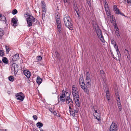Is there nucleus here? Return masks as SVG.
<instances>
[{
  "instance_id": "f257e3e1",
  "label": "nucleus",
  "mask_w": 131,
  "mask_h": 131,
  "mask_svg": "<svg viewBox=\"0 0 131 131\" xmlns=\"http://www.w3.org/2000/svg\"><path fill=\"white\" fill-rule=\"evenodd\" d=\"M92 23L93 28L94 30L96 32L99 38L101 41L103 43H104L105 40L104 39L102 35L101 31L100 29L96 22L95 21H93Z\"/></svg>"
},
{
  "instance_id": "f03ea898",
  "label": "nucleus",
  "mask_w": 131,
  "mask_h": 131,
  "mask_svg": "<svg viewBox=\"0 0 131 131\" xmlns=\"http://www.w3.org/2000/svg\"><path fill=\"white\" fill-rule=\"evenodd\" d=\"M24 16L26 19L28 27L32 26V24L35 21V18L31 14L27 12L24 14Z\"/></svg>"
},
{
  "instance_id": "7ed1b4c3",
  "label": "nucleus",
  "mask_w": 131,
  "mask_h": 131,
  "mask_svg": "<svg viewBox=\"0 0 131 131\" xmlns=\"http://www.w3.org/2000/svg\"><path fill=\"white\" fill-rule=\"evenodd\" d=\"M63 20L66 27L70 30L73 29V26L71 22V19L68 15L66 14L64 15Z\"/></svg>"
},
{
  "instance_id": "20e7f679",
  "label": "nucleus",
  "mask_w": 131,
  "mask_h": 131,
  "mask_svg": "<svg viewBox=\"0 0 131 131\" xmlns=\"http://www.w3.org/2000/svg\"><path fill=\"white\" fill-rule=\"evenodd\" d=\"M103 3L106 13L108 17H110L111 16L110 10L106 0H103Z\"/></svg>"
},
{
  "instance_id": "39448f33",
  "label": "nucleus",
  "mask_w": 131,
  "mask_h": 131,
  "mask_svg": "<svg viewBox=\"0 0 131 131\" xmlns=\"http://www.w3.org/2000/svg\"><path fill=\"white\" fill-rule=\"evenodd\" d=\"M41 5L42 9V19L45 17V15L46 11V6L45 2L43 1L41 2Z\"/></svg>"
},
{
  "instance_id": "423d86ee",
  "label": "nucleus",
  "mask_w": 131,
  "mask_h": 131,
  "mask_svg": "<svg viewBox=\"0 0 131 131\" xmlns=\"http://www.w3.org/2000/svg\"><path fill=\"white\" fill-rule=\"evenodd\" d=\"M78 91L77 88L75 85H73L72 89V93L74 98L79 97V96L78 95Z\"/></svg>"
},
{
  "instance_id": "0eeeda50",
  "label": "nucleus",
  "mask_w": 131,
  "mask_h": 131,
  "mask_svg": "<svg viewBox=\"0 0 131 131\" xmlns=\"http://www.w3.org/2000/svg\"><path fill=\"white\" fill-rule=\"evenodd\" d=\"M85 82L86 84L88 86H90L91 82L90 78V75L89 73L88 72H86L85 74Z\"/></svg>"
},
{
  "instance_id": "6e6552de",
  "label": "nucleus",
  "mask_w": 131,
  "mask_h": 131,
  "mask_svg": "<svg viewBox=\"0 0 131 131\" xmlns=\"http://www.w3.org/2000/svg\"><path fill=\"white\" fill-rule=\"evenodd\" d=\"M16 98L18 100L22 101L24 98V95L22 92L17 93L16 95Z\"/></svg>"
},
{
  "instance_id": "1a4fd4ad",
  "label": "nucleus",
  "mask_w": 131,
  "mask_h": 131,
  "mask_svg": "<svg viewBox=\"0 0 131 131\" xmlns=\"http://www.w3.org/2000/svg\"><path fill=\"white\" fill-rule=\"evenodd\" d=\"M118 126L117 125L114 123H112L109 129V131H117Z\"/></svg>"
},
{
  "instance_id": "9d476101",
  "label": "nucleus",
  "mask_w": 131,
  "mask_h": 131,
  "mask_svg": "<svg viewBox=\"0 0 131 131\" xmlns=\"http://www.w3.org/2000/svg\"><path fill=\"white\" fill-rule=\"evenodd\" d=\"M70 114L73 116H74L75 114L78 113V110L76 108L75 110L73 109L72 107H69Z\"/></svg>"
},
{
  "instance_id": "9b49d317",
  "label": "nucleus",
  "mask_w": 131,
  "mask_h": 131,
  "mask_svg": "<svg viewBox=\"0 0 131 131\" xmlns=\"http://www.w3.org/2000/svg\"><path fill=\"white\" fill-rule=\"evenodd\" d=\"M57 25L58 30L59 33L61 32V25L60 19L57 18L56 19Z\"/></svg>"
},
{
  "instance_id": "f8f14e48",
  "label": "nucleus",
  "mask_w": 131,
  "mask_h": 131,
  "mask_svg": "<svg viewBox=\"0 0 131 131\" xmlns=\"http://www.w3.org/2000/svg\"><path fill=\"white\" fill-rule=\"evenodd\" d=\"M66 102L69 106V107H72L73 105V102L72 100L70 98L66 99L65 100Z\"/></svg>"
},
{
  "instance_id": "ddd939ff",
  "label": "nucleus",
  "mask_w": 131,
  "mask_h": 131,
  "mask_svg": "<svg viewBox=\"0 0 131 131\" xmlns=\"http://www.w3.org/2000/svg\"><path fill=\"white\" fill-rule=\"evenodd\" d=\"M11 68L12 71L15 72L18 70V65L16 63H13L12 64Z\"/></svg>"
},
{
  "instance_id": "4468645a",
  "label": "nucleus",
  "mask_w": 131,
  "mask_h": 131,
  "mask_svg": "<svg viewBox=\"0 0 131 131\" xmlns=\"http://www.w3.org/2000/svg\"><path fill=\"white\" fill-rule=\"evenodd\" d=\"M113 10L115 12V13L117 14H120L121 15H123L119 10V9L117 8L116 5H114L113 6Z\"/></svg>"
},
{
  "instance_id": "2eb2a0df",
  "label": "nucleus",
  "mask_w": 131,
  "mask_h": 131,
  "mask_svg": "<svg viewBox=\"0 0 131 131\" xmlns=\"http://www.w3.org/2000/svg\"><path fill=\"white\" fill-rule=\"evenodd\" d=\"M23 73L28 78H29L30 76V72L27 70H25L24 71Z\"/></svg>"
},
{
  "instance_id": "dca6fc26",
  "label": "nucleus",
  "mask_w": 131,
  "mask_h": 131,
  "mask_svg": "<svg viewBox=\"0 0 131 131\" xmlns=\"http://www.w3.org/2000/svg\"><path fill=\"white\" fill-rule=\"evenodd\" d=\"M12 21L13 23V25L15 27L17 26L18 24V21L15 18H13Z\"/></svg>"
},
{
  "instance_id": "f3484780",
  "label": "nucleus",
  "mask_w": 131,
  "mask_h": 131,
  "mask_svg": "<svg viewBox=\"0 0 131 131\" xmlns=\"http://www.w3.org/2000/svg\"><path fill=\"white\" fill-rule=\"evenodd\" d=\"M124 52L125 54L127 56V58L130 60V57L129 51L127 49H126L124 50Z\"/></svg>"
},
{
  "instance_id": "a211bd4d",
  "label": "nucleus",
  "mask_w": 131,
  "mask_h": 131,
  "mask_svg": "<svg viewBox=\"0 0 131 131\" xmlns=\"http://www.w3.org/2000/svg\"><path fill=\"white\" fill-rule=\"evenodd\" d=\"M63 94L64 96L66 99L70 98V94L69 93L64 91H63Z\"/></svg>"
},
{
  "instance_id": "6ab92c4d",
  "label": "nucleus",
  "mask_w": 131,
  "mask_h": 131,
  "mask_svg": "<svg viewBox=\"0 0 131 131\" xmlns=\"http://www.w3.org/2000/svg\"><path fill=\"white\" fill-rule=\"evenodd\" d=\"M74 99L75 100V103L77 106L78 107H80V104L79 101V97H74Z\"/></svg>"
},
{
  "instance_id": "aec40b11",
  "label": "nucleus",
  "mask_w": 131,
  "mask_h": 131,
  "mask_svg": "<svg viewBox=\"0 0 131 131\" xmlns=\"http://www.w3.org/2000/svg\"><path fill=\"white\" fill-rule=\"evenodd\" d=\"M19 54L18 53H17L13 57L12 60L14 61H16L19 59Z\"/></svg>"
},
{
  "instance_id": "412c9836",
  "label": "nucleus",
  "mask_w": 131,
  "mask_h": 131,
  "mask_svg": "<svg viewBox=\"0 0 131 131\" xmlns=\"http://www.w3.org/2000/svg\"><path fill=\"white\" fill-rule=\"evenodd\" d=\"M63 91L64 90L62 91V93L60 97V101L62 102H64L65 101V99L64 97Z\"/></svg>"
},
{
  "instance_id": "4be33fe9",
  "label": "nucleus",
  "mask_w": 131,
  "mask_h": 131,
  "mask_svg": "<svg viewBox=\"0 0 131 131\" xmlns=\"http://www.w3.org/2000/svg\"><path fill=\"white\" fill-rule=\"evenodd\" d=\"M42 82V79L38 76L37 77L36 82L38 84H40Z\"/></svg>"
},
{
  "instance_id": "5701e85b",
  "label": "nucleus",
  "mask_w": 131,
  "mask_h": 131,
  "mask_svg": "<svg viewBox=\"0 0 131 131\" xmlns=\"http://www.w3.org/2000/svg\"><path fill=\"white\" fill-rule=\"evenodd\" d=\"M2 61L5 64H8V61L7 59L5 57H4L3 58Z\"/></svg>"
},
{
  "instance_id": "b1692460",
  "label": "nucleus",
  "mask_w": 131,
  "mask_h": 131,
  "mask_svg": "<svg viewBox=\"0 0 131 131\" xmlns=\"http://www.w3.org/2000/svg\"><path fill=\"white\" fill-rule=\"evenodd\" d=\"M37 126V127L39 128H41L42 127L43 125L42 123L38 122L36 124Z\"/></svg>"
},
{
  "instance_id": "393cba45",
  "label": "nucleus",
  "mask_w": 131,
  "mask_h": 131,
  "mask_svg": "<svg viewBox=\"0 0 131 131\" xmlns=\"http://www.w3.org/2000/svg\"><path fill=\"white\" fill-rule=\"evenodd\" d=\"M4 31L1 28H0V38H2V37L4 35Z\"/></svg>"
},
{
  "instance_id": "a878e982",
  "label": "nucleus",
  "mask_w": 131,
  "mask_h": 131,
  "mask_svg": "<svg viewBox=\"0 0 131 131\" xmlns=\"http://www.w3.org/2000/svg\"><path fill=\"white\" fill-rule=\"evenodd\" d=\"M106 94L107 97V99L108 101H109L110 99V95L109 94V92L108 91H106Z\"/></svg>"
},
{
  "instance_id": "bb28decb",
  "label": "nucleus",
  "mask_w": 131,
  "mask_h": 131,
  "mask_svg": "<svg viewBox=\"0 0 131 131\" xmlns=\"http://www.w3.org/2000/svg\"><path fill=\"white\" fill-rule=\"evenodd\" d=\"M80 85L81 88L83 89H85V88L86 87V86H85V84L84 83H80Z\"/></svg>"
},
{
  "instance_id": "cd10ccee",
  "label": "nucleus",
  "mask_w": 131,
  "mask_h": 131,
  "mask_svg": "<svg viewBox=\"0 0 131 131\" xmlns=\"http://www.w3.org/2000/svg\"><path fill=\"white\" fill-rule=\"evenodd\" d=\"M9 80L12 82H13L14 81V78L13 76H10L8 78Z\"/></svg>"
},
{
  "instance_id": "c85d7f7f",
  "label": "nucleus",
  "mask_w": 131,
  "mask_h": 131,
  "mask_svg": "<svg viewBox=\"0 0 131 131\" xmlns=\"http://www.w3.org/2000/svg\"><path fill=\"white\" fill-rule=\"evenodd\" d=\"M117 105H121L119 96L118 97L117 99Z\"/></svg>"
},
{
  "instance_id": "c756f323",
  "label": "nucleus",
  "mask_w": 131,
  "mask_h": 131,
  "mask_svg": "<svg viewBox=\"0 0 131 131\" xmlns=\"http://www.w3.org/2000/svg\"><path fill=\"white\" fill-rule=\"evenodd\" d=\"M55 54L57 59H59L60 58V55L59 53L57 52H55Z\"/></svg>"
},
{
  "instance_id": "7c9ffc66",
  "label": "nucleus",
  "mask_w": 131,
  "mask_h": 131,
  "mask_svg": "<svg viewBox=\"0 0 131 131\" xmlns=\"http://www.w3.org/2000/svg\"><path fill=\"white\" fill-rule=\"evenodd\" d=\"M84 91L87 94H89V91L88 89L86 87L85 88V89H83Z\"/></svg>"
},
{
  "instance_id": "2f4dec72",
  "label": "nucleus",
  "mask_w": 131,
  "mask_h": 131,
  "mask_svg": "<svg viewBox=\"0 0 131 131\" xmlns=\"http://www.w3.org/2000/svg\"><path fill=\"white\" fill-rule=\"evenodd\" d=\"M4 53L3 51L0 50V56L2 57L4 55Z\"/></svg>"
},
{
  "instance_id": "473e14b6",
  "label": "nucleus",
  "mask_w": 131,
  "mask_h": 131,
  "mask_svg": "<svg viewBox=\"0 0 131 131\" xmlns=\"http://www.w3.org/2000/svg\"><path fill=\"white\" fill-rule=\"evenodd\" d=\"M79 80V84H80V83H84L83 80L82 78H80Z\"/></svg>"
},
{
  "instance_id": "72a5a7b5",
  "label": "nucleus",
  "mask_w": 131,
  "mask_h": 131,
  "mask_svg": "<svg viewBox=\"0 0 131 131\" xmlns=\"http://www.w3.org/2000/svg\"><path fill=\"white\" fill-rule=\"evenodd\" d=\"M117 52V53L118 56V58H119L121 56V54L120 53L119 51V50H116Z\"/></svg>"
},
{
  "instance_id": "f704fd0d",
  "label": "nucleus",
  "mask_w": 131,
  "mask_h": 131,
  "mask_svg": "<svg viewBox=\"0 0 131 131\" xmlns=\"http://www.w3.org/2000/svg\"><path fill=\"white\" fill-rule=\"evenodd\" d=\"M96 114H97L96 115H95V116L96 117V118L98 119V121H99V119H100H100H99V118H97V117H99L100 116V114L97 112V113H96Z\"/></svg>"
},
{
  "instance_id": "c9c22d12",
  "label": "nucleus",
  "mask_w": 131,
  "mask_h": 131,
  "mask_svg": "<svg viewBox=\"0 0 131 131\" xmlns=\"http://www.w3.org/2000/svg\"><path fill=\"white\" fill-rule=\"evenodd\" d=\"M5 47L6 51V52L7 53H8V52L9 51H10L9 48L7 46H5Z\"/></svg>"
},
{
  "instance_id": "e433bc0d",
  "label": "nucleus",
  "mask_w": 131,
  "mask_h": 131,
  "mask_svg": "<svg viewBox=\"0 0 131 131\" xmlns=\"http://www.w3.org/2000/svg\"><path fill=\"white\" fill-rule=\"evenodd\" d=\"M42 58V57L41 56H38L37 57L36 59L37 60L40 61L41 60Z\"/></svg>"
},
{
  "instance_id": "4c0bfd02",
  "label": "nucleus",
  "mask_w": 131,
  "mask_h": 131,
  "mask_svg": "<svg viewBox=\"0 0 131 131\" xmlns=\"http://www.w3.org/2000/svg\"><path fill=\"white\" fill-rule=\"evenodd\" d=\"M17 12V10L16 9H15L12 12V13L13 14L15 15L16 14Z\"/></svg>"
},
{
  "instance_id": "58836bf2",
  "label": "nucleus",
  "mask_w": 131,
  "mask_h": 131,
  "mask_svg": "<svg viewBox=\"0 0 131 131\" xmlns=\"http://www.w3.org/2000/svg\"><path fill=\"white\" fill-rule=\"evenodd\" d=\"M87 2L89 7H90L91 6V0H86Z\"/></svg>"
},
{
  "instance_id": "ea45409f",
  "label": "nucleus",
  "mask_w": 131,
  "mask_h": 131,
  "mask_svg": "<svg viewBox=\"0 0 131 131\" xmlns=\"http://www.w3.org/2000/svg\"><path fill=\"white\" fill-rule=\"evenodd\" d=\"M115 34L118 38H119L120 36L119 34V32L115 33Z\"/></svg>"
},
{
  "instance_id": "a19ab883",
  "label": "nucleus",
  "mask_w": 131,
  "mask_h": 131,
  "mask_svg": "<svg viewBox=\"0 0 131 131\" xmlns=\"http://www.w3.org/2000/svg\"><path fill=\"white\" fill-rule=\"evenodd\" d=\"M74 10H75L76 12V11H78V7H77V6H74Z\"/></svg>"
},
{
  "instance_id": "79ce46f5",
  "label": "nucleus",
  "mask_w": 131,
  "mask_h": 131,
  "mask_svg": "<svg viewBox=\"0 0 131 131\" xmlns=\"http://www.w3.org/2000/svg\"><path fill=\"white\" fill-rule=\"evenodd\" d=\"M33 117L34 119L37 120L38 118L37 116L36 115H34L33 116Z\"/></svg>"
},
{
  "instance_id": "37998d69",
  "label": "nucleus",
  "mask_w": 131,
  "mask_h": 131,
  "mask_svg": "<svg viewBox=\"0 0 131 131\" xmlns=\"http://www.w3.org/2000/svg\"><path fill=\"white\" fill-rule=\"evenodd\" d=\"M114 46V48H115V49L116 50H119L118 49V48L117 46L116 45V44Z\"/></svg>"
},
{
  "instance_id": "c03bdc74",
  "label": "nucleus",
  "mask_w": 131,
  "mask_h": 131,
  "mask_svg": "<svg viewBox=\"0 0 131 131\" xmlns=\"http://www.w3.org/2000/svg\"><path fill=\"white\" fill-rule=\"evenodd\" d=\"M119 110V111H121L122 110V108L121 107V105H118Z\"/></svg>"
},
{
  "instance_id": "a18cd8bd",
  "label": "nucleus",
  "mask_w": 131,
  "mask_h": 131,
  "mask_svg": "<svg viewBox=\"0 0 131 131\" xmlns=\"http://www.w3.org/2000/svg\"><path fill=\"white\" fill-rule=\"evenodd\" d=\"M111 43L114 46L116 44V42L114 40H112L111 41Z\"/></svg>"
},
{
  "instance_id": "49530a36",
  "label": "nucleus",
  "mask_w": 131,
  "mask_h": 131,
  "mask_svg": "<svg viewBox=\"0 0 131 131\" xmlns=\"http://www.w3.org/2000/svg\"><path fill=\"white\" fill-rule=\"evenodd\" d=\"M126 1L128 4L131 5V0H126Z\"/></svg>"
},
{
  "instance_id": "de8ad7c7",
  "label": "nucleus",
  "mask_w": 131,
  "mask_h": 131,
  "mask_svg": "<svg viewBox=\"0 0 131 131\" xmlns=\"http://www.w3.org/2000/svg\"><path fill=\"white\" fill-rule=\"evenodd\" d=\"M101 75L102 78H105V74L104 73Z\"/></svg>"
},
{
  "instance_id": "09e8293b",
  "label": "nucleus",
  "mask_w": 131,
  "mask_h": 131,
  "mask_svg": "<svg viewBox=\"0 0 131 131\" xmlns=\"http://www.w3.org/2000/svg\"><path fill=\"white\" fill-rule=\"evenodd\" d=\"M115 33L119 32V30L117 27H116V30H115Z\"/></svg>"
},
{
  "instance_id": "8fccbe9b",
  "label": "nucleus",
  "mask_w": 131,
  "mask_h": 131,
  "mask_svg": "<svg viewBox=\"0 0 131 131\" xmlns=\"http://www.w3.org/2000/svg\"><path fill=\"white\" fill-rule=\"evenodd\" d=\"M95 111V112L94 113V116H95V115H96L97 114H96V113H97V111L96 110H94Z\"/></svg>"
},
{
  "instance_id": "3c124183",
  "label": "nucleus",
  "mask_w": 131,
  "mask_h": 131,
  "mask_svg": "<svg viewBox=\"0 0 131 131\" xmlns=\"http://www.w3.org/2000/svg\"><path fill=\"white\" fill-rule=\"evenodd\" d=\"M100 73L101 74H104V71L103 70H101L100 71Z\"/></svg>"
},
{
  "instance_id": "603ef678",
  "label": "nucleus",
  "mask_w": 131,
  "mask_h": 131,
  "mask_svg": "<svg viewBox=\"0 0 131 131\" xmlns=\"http://www.w3.org/2000/svg\"><path fill=\"white\" fill-rule=\"evenodd\" d=\"M111 54H112V57H113V58H114V59L116 60L117 59V58L116 57H114V54H113V53H111Z\"/></svg>"
},
{
  "instance_id": "864d4df0",
  "label": "nucleus",
  "mask_w": 131,
  "mask_h": 131,
  "mask_svg": "<svg viewBox=\"0 0 131 131\" xmlns=\"http://www.w3.org/2000/svg\"><path fill=\"white\" fill-rule=\"evenodd\" d=\"M76 13H77V15H78V17H80V15H79V13H78V11H76Z\"/></svg>"
},
{
  "instance_id": "5fc2aeb1",
  "label": "nucleus",
  "mask_w": 131,
  "mask_h": 131,
  "mask_svg": "<svg viewBox=\"0 0 131 131\" xmlns=\"http://www.w3.org/2000/svg\"><path fill=\"white\" fill-rule=\"evenodd\" d=\"M52 113H53L54 115H56V114L55 111H53Z\"/></svg>"
},
{
  "instance_id": "6e6d98bb",
  "label": "nucleus",
  "mask_w": 131,
  "mask_h": 131,
  "mask_svg": "<svg viewBox=\"0 0 131 131\" xmlns=\"http://www.w3.org/2000/svg\"><path fill=\"white\" fill-rule=\"evenodd\" d=\"M49 110V111L51 112V113H52V112H53V111H52V109H50Z\"/></svg>"
},
{
  "instance_id": "4d7b16f0",
  "label": "nucleus",
  "mask_w": 131,
  "mask_h": 131,
  "mask_svg": "<svg viewBox=\"0 0 131 131\" xmlns=\"http://www.w3.org/2000/svg\"><path fill=\"white\" fill-rule=\"evenodd\" d=\"M64 3H66L67 2V0H64Z\"/></svg>"
},
{
  "instance_id": "13d9d810",
  "label": "nucleus",
  "mask_w": 131,
  "mask_h": 131,
  "mask_svg": "<svg viewBox=\"0 0 131 131\" xmlns=\"http://www.w3.org/2000/svg\"><path fill=\"white\" fill-rule=\"evenodd\" d=\"M116 27H117V26L116 24L114 26V28H116Z\"/></svg>"
},
{
  "instance_id": "bf43d9fd",
  "label": "nucleus",
  "mask_w": 131,
  "mask_h": 131,
  "mask_svg": "<svg viewBox=\"0 0 131 131\" xmlns=\"http://www.w3.org/2000/svg\"><path fill=\"white\" fill-rule=\"evenodd\" d=\"M40 131H45L43 130L42 129H40Z\"/></svg>"
},
{
  "instance_id": "052dcab7",
  "label": "nucleus",
  "mask_w": 131,
  "mask_h": 131,
  "mask_svg": "<svg viewBox=\"0 0 131 131\" xmlns=\"http://www.w3.org/2000/svg\"><path fill=\"white\" fill-rule=\"evenodd\" d=\"M2 62L0 60V63H2Z\"/></svg>"
}]
</instances>
